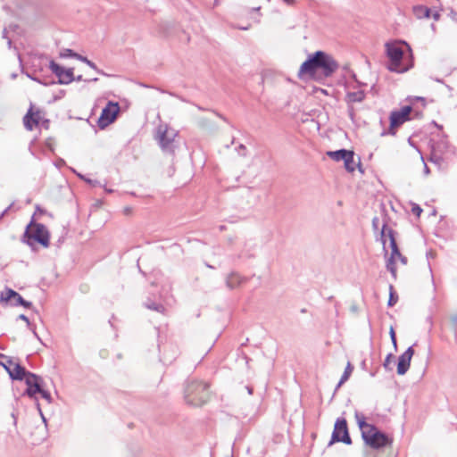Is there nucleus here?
<instances>
[{
    "instance_id": "28",
    "label": "nucleus",
    "mask_w": 457,
    "mask_h": 457,
    "mask_svg": "<svg viewBox=\"0 0 457 457\" xmlns=\"http://www.w3.org/2000/svg\"><path fill=\"white\" fill-rule=\"evenodd\" d=\"M78 60H79V61H81V62H85V63H86L87 65H88L90 68H92V69L96 70L98 73H101V74H103V75H105V73H104V72H103V71H99V70L97 69V67H96V65L95 64V62H93L92 61L88 60L86 56H83V55L79 54V55L78 56Z\"/></svg>"
},
{
    "instance_id": "47",
    "label": "nucleus",
    "mask_w": 457,
    "mask_h": 457,
    "mask_svg": "<svg viewBox=\"0 0 457 457\" xmlns=\"http://www.w3.org/2000/svg\"><path fill=\"white\" fill-rule=\"evenodd\" d=\"M424 171H425V173H426V174H428V173H429V169H428V167L427 166V164H425Z\"/></svg>"
},
{
    "instance_id": "36",
    "label": "nucleus",
    "mask_w": 457,
    "mask_h": 457,
    "mask_svg": "<svg viewBox=\"0 0 457 457\" xmlns=\"http://www.w3.org/2000/svg\"><path fill=\"white\" fill-rule=\"evenodd\" d=\"M378 225H379V218L378 217H374L372 219V228L374 230H378Z\"/></svg>"
},
{
    "instance_id": "48",
    "label": "nucleus",
    "mask_w": 457,
    "mask_h": 457,
    "mask_svg": "<svg viewBox=\"0 0 457 457\" xmlns=\"http://www.w3.org/2000/svg\"><path fill=\"white\" fill-rule=\"evenodd\" d=\"M391 341H392V343H393V345H394L395 348H396V346H397L396 338L392 339Z\"/></svg>"
},
{
    "instance_id": "53",
    "label": "nucleus",
    "mask_w": 457,
    "mask_h": 457,
    "mask_svg": "<svg viewBox=\"0 0 457 457\" xmlns=\"http://www.w3.org/2000/svg\"><path fill=\"white\" fill-rule=\"evenodd\" d=\"M434 123H435L436 127H438V128H440V129L442 128L441 126H439V125H438V124H436V122H434Z\"/></svg>"
},
{
    "instance_id": "1",
    "label": "nucleus",
    "mask_w": 457,
    "mask_h": 457,
    "mask_svg": "<svg viewBox=\"0 0 457 457\" xmlns=\"http://www.w3.org/2000/svg\"><path fill=\"white\" fill-rule=\"evenodd\" d=\"M338 69V63L328 54L323 51H316L310 54L305 62L302 63L298 71V77L303 78L308 75L314 78L318 72L325 78L332 76Z\"/></svg>"
},
{
    "instance_id": "8",
    "label": "nucleus",
    "mask_w": 457,
    "mask_h": 457,
    "mask_svg": "<svg viewBox=\"0 0 457 457\" xmlns=\"http://www.w3.org/2000/svg\"><path fill=\"white\" fill-rule=\"evenodd\" d=\"M337 442H341L345 445H352V439L348 432L347 422L345 418L337 419L334 430L332 432L331 440L329 441L328 445Z\"/></svg>"
},
{
    "instance_id": "13",
    "label": "nucleus",
    "mask_w": 457,
    "mask_h": 457,
    "mask_svg": "<svg viewBox=\"0 0 457 457\" xmlns=\"http://www.w3.org/2000/svg\"><path fill=\"white\" fill-rule=\"evenodd\" d=\"M49 68L52 72L58 78L59 84L67 85L75 79L73 68L65 69L54 61L50 62Z\"/></svg>"
},
{
    "instance_id": "46",
    "label": "nucleus",
    "mask_w": 457,
    "mask_h": 457,
    "mask_svg": "<svg viewBox=\"0 0 457 457\" xmlns=\"http://www.w3.org/2000/svg\"><path fill=\"white\" fill-rule=\"evenodd\" d=\"M74 80H77V81H81L83 80V78H82V75H79L78 77L75 78Z\"/></svg>"
},
{
    "instance_id": "58",
    "label": "nucleus",
    "mask_w": 457,
    "mask_h": 457,
    "mask_svg": "<svg viewBox=\"0 0 457 457\" xmlns=\"http://www.w3.org/2000/svg\"><path fill=\"white\" fill-rule=\"evenodd\" d=\"M220 230L224 229V226L220 227Z\"/></svg>"
},
{
    "instance_id": "25",
    "label": "nucleus",
    "mask_w": 457,
    "mask_h": 457,
    "mask_svg": "<svg viewBox=\"0 0 457 457\" xmlns=\"http://www.w3.org/2000/svg\"><path fill=\"white\" fill-rule=\"evenodd\" d=\"M13 364V361L12 359L3 353H0V365H2L6 371L11 370L12 366Z\"/></svg>"
},
{
    "instance_id": "23",
    "label": "nucleus",
    "mask_w": 457,
    "mask_h": 457,
    "mask_svg": "<svg viewBox=\"0 0 457 457\" xmlns=\"http://www.w3.org/2000/svg\"><path fill=\"white\" fill-rule=\"evenodd\" d=\"M353 365L351 364L350 361L347 362V365L345 369V371L337 386V389L339 388L345 381L348 380V378H350L352 372H353Z\"/></svg>"
},
{
    "instance_id": "37",
    "label": "nucleus",
    "mask_w": 457,
    "mask_h": 457,
    "mask_svg": "<svg viewBox=\"0 0 457 457\" xmlns=\"http://www.w3.org/2000/svg\"><path fill=\"white\" fill-rule=\"evenodd\" d=\"M7 31L8 30H4L3 37L7 39L8 47L11 48L12 47V39L7 36Z\"/></svg>"
},
{
    "instance_id": "57",
    "label": "nucleus",
    "mask_w": 457,
    "mask_h": 457,
    "mask_svg": "<svg viewBox=\"0 0 457 457\" xmlns=\"http://www.w3.org/2000/svg\"><path fill=\"white\" fill-rule=\"evenodd\" d=\"M87 182L91 183L90 179H85Z\"/></svg>"
},
{
    "instance_id": "52",
    "label": "nucleus",
    "mask_w": 457,
    "mask_h": 457,
    "mask_svg": "<svg viewBox=\"0 0 457 457\" xmlns=\"http://www.w3.org/2000/svg\"><path fill=\"white\" fill-rule=\"evenodd\" d=\"M33 333H34V335H35L37 337H37V332L35 331V329H33Z\"/></svg>"
},
{
    "instance_id": "54",
    "label": "nucleus",
    "mask_w": 457,
    "mask_h": 457,
    "mask_svg": "<svg viewBox=\"0 0 457 457\" xmlns=\"http://www.w3.org/2000/svg\"><path fill=\"white\" fill-rule=\"evenodd\" d=\"M12 29H18V25H14Z\"/></svg>"
},
{
    "instance_id": "2",
    "label": "nucleus",
    "mask_w": 457,
    "mask_h": 457,
    "mask_svg": "<svg viewBox=\"0 0 457 457\" xmlns=\"http://www.w3.org/2000/svg\"><path fill=\"white\" fill-rule=\"evenodd\" d=\"M355 418L361 431V437L370 447L380 449L391 444L387 435L378 430L376 426L367 423L361 413L356 412Z\"/></svg>"
},
{
    "instance_id": "7",
    "label": "nucleus",
    "mask_w": 457,
    "mask_h": 457,
    "mask_svg": "<svg viewBox=\"0 0 457 457\" xmlns=\"http://www.w3.org/2000/svg\"><path fill=\"white\" fill-rule=\"evenodd\" d=\"M25 384L27 388L23 395L36 401L38 412L41 415L43 421L46 422L37 397V395L41 391V388L46 386L43 378L35 373H29V377L25 378Z\"/></svg>"
},
{
    "instance_id": "59",
    "label": "nucleus",
    "mask_w": 457,
    "mask_h": 457,
    "mask_svg": "<svg viewBox=\"0 0 457 457\" xmlns=\"http://www.w3.org/2000/svg\"><path fill=\"white\" fill-rule=\"evenodd\" d=\"M239 29H247L246 27H240Z\"/></svg>"
},
{
    "instance_id": "41",
    "label": "nucleus",
    "mask_w": 457,
    "mask_h": 457,
    "mask_svg": "<svg viewBox=\"0 0 457 457\" xmlns=\"http://www.w3.org/2000/svg\"><path fill=\"white\" fill-rule=\"evenodd\" d=\"M213 113H215L219 118H220L221 120H223L224 121H228L227 118L224 117L222 114L215 112V111H212Z\"/></svg>"
},
{
    "instance_id": "6",
    "label": "nucleus",
    "mask_w": 457,
    "mask_h": 457,
    "mask_svg": "<svg viewBox=\"0 0 457 457\" xmlns=\"http://www.w3.org/2000/svg\"><path fill=\"white\" fill-rule=\"evenodd\" d=\"M395 233V230L389 228L386 222L383 224L380 232L381 242L383 244V246L385 247L386 241V237H387L389 238L391 247V255L386 262V269L388 271H390L394 279H396L397 273L395 266V254L398 253L399 248L396 243Z\"/></svg>"
},
{
    "instance_id": "43",
    "label": "nucleus",
    "mask_w": 457,
    "mask_h": 457,
    "mask_svg": "<svg viewBox=\"0 0 457 457\" xmlns=\"http://www.w3.org/2000/svg\"><path fill=\"white\" fill-rule=\"evenodd\" d=\"M284 3H286L287 5H291L295 3V0H282Z\"/></svg>"
},
{
    "instance_id": "12",
    "label": "nucleus",
    "mask_w": 457,
    "mask_h": 457,
    "mask_svg": "<svg viewBox=\"0 0 457 457\" xmlns=\"http://www.w3.org/2000/svg\"><path fill=\"white\" fill-rule=\"evenodd\" d=\"M0 302L3 303H10L12 306H23L27 309H30L32 307V303L29 302L23 297L14 291L12 288H6L4 292L1 293Z\"/></svg>"
},
{
    "instance_id": "21",
    "label": "nucleus",
    "mask_w": 457,
    "mask_h": 457,
    "mask_svg": "<svg viewBox=\"0 0 457 457\" xmlns=\"http://www.w3.org/2000/svg\"><path fill=\"white\" fill-rule=\"evenodd\" d=\"M350 150L346 149H339L337 151H329L327 153L328 156H329L332 160L336 162L345 161L346 155L348 154Z\"/></svg>"
},
{
    "instance_id": "24",
    "label": "nucleus",
    "mask_w": 457,
    "mask_h": 457,
    "mask_svg": "<svg viewBox=\"0 0 457 457\" xmlns=\"http://www.w3.org/2000/svg\"><path fill=\"white\" fill-rule=\"evenodd\" d=\"M145 306L149 310L155 311L161 313L164 312L165 311V308L162 303H157L152 301L145 302Z\"/></svg>"
},
{
    "instance_id": "50",
    "label": "nucleus",
    "mask_w": 457,
    "mask_h": 457,
    "mask_svg": "<svg viewBox=\"0 0 457 457\" xmlns=\"http://www.w3.org/2000/svg\"><path fill=\"white\" fill-rule=\"evenodd\" d=\"M97 80H98V79H97V78H95V79H89L88 81H94V82H96V81H97Z\"/></svg>"
},
{
    "instance_id": "27",
    "label": "nucleus",
    "mask_w": 457,
    "mask_h": 457,
    "mask_svg": "<svg viewBox=\"0 0 457 457\" xmlns=\"http://www.w3.org/2000/svg\"><path fill=\"white\" fill-rule=\"evenodd\" d=\"M398 301V295L394 289V287L392 285L389 286V299L387 302V305L389 307L394 306Z\"/></svg>"
},
{
    "instance_id": "5",
    "label": "nucleus",
    "mask_w": 457,
    "mask_h": 457,
    "mask_svg": "<svg viewBox=\"0 0 457 457\" xmlns=\"http://www.w3.org/2000/svg\"><path fill=\"white\" fill-rule=\"evenodd\" d=\"M23 238V241L29 245H31L29 240L33 239L44 247H48L50 233L44 224L37 223L32 219L29 224L26 227Z\"/></svg>"
},
{
    "instance_id": "10",
    "label": "nucleus",
    "mask_w": 457,
    "mask_h": 457,
    "mask_svg": "<svg viewBox=\"0 0 457 457\" xmlns=\"http://www.w3.org/2000/svg\"><path fill=\"white\" fill-rule=\"evenodd\" d=\"M120 107L117 103L109 102L107 105L102 110L101 115L97 120V126L104 129L108 125L112 123L119 112Z\"/></svg>"
},
{
    "instance_id": "44",
    "label": "nucleus",
    "mask_w": 457,
    "mask_h": 457,
    "mask_svg": "<svg viewBox=\"0 0 457 457\" xmlns=\"http://www.w3.org/2000/svg\"><path fill=\"white\" fill-rule=\"evenodd\" d=\"M34 118H37L38 120H40V112L39 111H37L34 112Z\"/></svg>"
},
{
    "instance_id": "31",
    "label": "nucleus",
    "mask_w": 457,
    "mask_h": 457,
    "mask_svg": "<svg viewBox=\"0 0 457 457\" xmlns=\"http://www.w3.org/2000/svg\"><path fill=\"white\" fill-rule=\"evenodd\" d=\"M38 394L41 395V397L43 399H45L47 402V403H52L53 399H52L51 394L47 390H46L45 387H42L41 391L38 392Z\"/></svg>"
},
{
    "instance_id": "14",
    "label": "nucleus",
    "mask_w": 457,
    "mask_h": 457,
    "mask_svg": "<svg viewBox=\"0 0 457 457\" xmlns=\"http://www.w3.org/2000/svg\"><path fill=\"white\" fill-rule=\"evenodd\" d=\"M414 354V350L412 346L407 348V350L403 353L399 358L397 362V374L404 375L410 369L411 361Z\"/></svg>"
},
{
    "instance_id": "19",
    "label": "nucleus",
    "mask_w": 457,
    "mask_h": 457,
    "mask_svg": "<svg viewBox=\"0 0 457 457\" xmlns=\"http://www.w3.org/2000/svg\"><path fill=\"white\" fill-rule=\"evenodd\" d=\"M412 12L418 19L429 18L431 15V9L426 5L419 4L412 7Z\"/></svg>"
},
{
    "instance_id": "55",
    "label": "nucleus",
    "mask_w": 457,
    "mask_h": 457,
    "mask_svg": "<svg viewBox=\"0 0 457 457\" xmlns=\"http://www.w3.org/2000/svg\"><path fill=\"white\" fill-rule=\"evenodd\" d=\"M455 16H457V12H454V13L453 14V17H455Z\"/></svg>"
},
{
    "instance_id": "9",
    "label": "nucleus",
    "mask_w": 457,
    "mask_h": 457,
    "mask_svg": "<svg viewBox=\"0 0 457 457\" xmlns=\"http://www.w3.org/2000/svg\"><path fill=\"white\" fill-rule=\"evenodd\" d=\"M177 137V132L172 129H162L159 127L157 130L156 139L163 152L173 153L175 145L174 139Z\"/></svg>"
},
{
    "instance_id": "18",
    "label": "nucleus",
    "mask_w": 457,
    "mask_h": 457,
    "mask_svg": "<svg viewBox=\"0 0 457 457\" xmlns=\"http://www.w3.org/2000/svg\"><path fill=\"white\" fill-rule=\"evenodd\" d=\"M23 123L26 129L29 131L33 130V129L38 125V119L34 118L33 107L31 106L26 115L23 118Z\"/></svg>"
},
{
    "instance_id": "39",
    "label": "nucleus",
    "mask_w": 457,
    "mask_h": 457,
    "mask_svg": "<svg viewBox=\"0 0 457 457\" xmlns=\"http://www.w3.org/2000/svg\"><path fill=\"white\" fill-rule=\"evenodd\" d=\"M12 207V204H11L7 208H5L2 213L0 214V219H2L9 211H11V208Z\"/></svg>"
},
{
    "instance_id": "16",
    "label": "nucleus",
    "mask_w": 457,
    "mask_h": 457,
    "mask_svg": "<svg viewBox=\"0 0 457 457\" xmlns=\"http://www.w3.org/2000/svg\"><path fill=\"white\" fill-rule=\"evenodd\" d=\"M29 373L30 371L27 370L23 366L19 363L12 364L10 370H8V374L12 379L14 380H25V378L29 377Z\"/></svg>"
},
{
    "instance_id": "4",
    "label": "nucleus",
    "mask_w": 457,
    "mask_h": 457,
    "mask_svg": "<svg viewBox=\"0 0 457 457\" xmlns=\"http://www.w3.org/2000/svg\"><path fill=\"white\" fill-rule=\"evenodd\" d=\"M408 45L402 41L388 42L386 44V55L389 59L388 69L391 71L404 72L409 67L403 64V48Z\"/></svg>"
},
{
    "instance_id": "45",
    "label": "nucleus",
    "mask_w": 457,
    "mask_h": 457,
    "mask_svg": "<svg viewBox=\"0 0 457 457\" xmlns=\"http://www.w3.org/2000/svg\"><path fill=\"white\" fill-rule=\"evenodd\" d=\"M245 388L247 389V392H248L249 395L253 394V387L252 386H246Z\"/></svg>"
},
{
    "instance_id": "42",
    "label": "nucleus",
    "mask_w": 457,
    "mask_h": 457,
    "mask_svg": "<svg viewBox=\"0 0 457 457\" xmlns=\"http://www.w3.org/2000/svg\"><path fill=\"white\" fill-rule=\"evenodd\" d=\"M432 17L435 21H437L440 17V14L437 11H436L435 12H433Z\"/></svg>"
},
{
    "instance_id": "32",
    "label": "nucleus",
    "mask_w": 457,
    "mask_h": 457,
    "mask_svg": "<svg viewBox=\"0 0 457 457\" xmlns=\"http://www.w3.org/2000/svg\"><path fill=\"white\" fill-rule=\"evenodd\" d=\"M411 212L416 215L417 217H420L421 212H422V209L420 208V206L417 204H412V207H411Z\"/></svg>"
},
{
    "instance_id": "38",
    "label": "nucleus",
    "mask_w": 457,
    "mask_h": 457,
    "mask_svg": "<svg viewBox=\"0 0 457 457\" xmlns=\"http://www.w3.org/2000/svg\"><path fill=\"white\" fill-rule=\"evenodd\" d=\"M18 319H20V320H24V321L27 323V325H28V327H29V328H30V327H31V324H30V322H29V318H28L26 315H24V314H21V315H19Z\"/></svg>"
},
{
    "instance_id": "3",
    "label": "nucleus",
    "mask_w": 457,
    "mask_h": 457,
    "mask_svg": "<svg viewBox=\"0 0 457 457\" xmlns=\"http://www.w3.org/2000/svg\"><path fill=\"white\" fill-rule=\"evenodd\" d=\"M184 398L188 405L202 406L210 398L209 384L198 380H189L184 390Z\"/></svg>"
},
{
    "instance_id": "34",
    "label": "nucleus",
    "mask_w": 457,
    "mask_h": 457,
    "mask_svg": "<svg viewBox=\"0 0 457 457\" xmlns=\"http://www.w3.org/2000/svg\"><path fill=\"white\" fill-rule=\"evenodd\" d=\"M28 77H29L31 79L40 83V84H43V85H49V84H54V82L52 81V82H46V81H43L40 78L38 77H34L33 75H29L28 74Z\"/></svg>"
},
{
    "instance_id": "30",
    "label": "nucleus",
    "mask_w": 457,
    "mask_h": 457,
    "mask_svg": "<svg viewBox=\"0 0 457 457\" xmlns=\"http://www.w3.org/2000/svg\"><path fill=\"white\" fill-rule=\"evenodd\" d=\"M393 358H394V355L392 353L387 354V356L386 357L384 363H383V367L385 368V370H393V366H392V359Z\"/></svg>"
},
{
    "instance_id": "40",
    "label": "nucleus",
    "mask_w": 457,
    "mask_h": 457,
    "mask_svg": "<svg viewBox=\"0 0 457 457\" xmlns=\"http://www.w3.org/2000/svg\"><path fill=\"white\" fill-rule=\"evenodd\" d=\"M389 335L391 340L396 338L395 332L393 327L390 328Z\"/></svg>"
},
{
    "instance_id": "51",
    "label": "nucleus",
    "mask_w": 457,
    "mask_h": 457,
    "mask_svg": "<svg viewBox=\"0 0 457 457\" xmlns=\"http://www.w3.org/2000/svg\"><path fill=\"white\" fill-rule=\"evenodd\" d=\"M129 212H130V209H129V208H126V209H125V212H126V213H129Z\"/></svg>"
},
{
    "instance_id": "29",
    "label": "nucleus",
    "mask_w": 457,
    "mask_h": 457,
    "mask_svg": "<svg viewBox=\"0 0 457 457\" xmlns=\"http://www.w3.org/2000/svg\"><path fill=\"white\" fill-rule=\"evenodd\" d=\"M79 55V54H77L75 53L74 51H72L71 49H63L61 53H60V56L62 57V58H67V57H72V58H75L78 60V56Z\"/></svg>"
},
{
    "instance_id": "15",
    "label": "nucleus",
    "mask_w": 457,
    "mask_h": 457,
    "mask_svg": "<svg viewBox=\"0 0 457 457\" xmlns=\"http://www.w3.org/2000/svg\"><path fill=\"white\" fill-rule=\"evenodd\" d=\"M431 147L445 158H448L450 154H455V148L452 146L445 138H442L433 143Z\"/></svg>"
},
{
    "instance_id": "17",
    "label": "nucleus",
    "mask_w": 457,
    "mask_h": 457,
    "mask_svg": "<svg viewBox=\"0 0 457 457\" xmlns=\"http://www.w3.org/2000/svg\"><path fill=\"white\" fill-rule=\"evenodd\" d=\"M247 280L245 277L241 276L239 273L233 271L228 275L226 278V286L229 289H234L241 286Z\"/></svg>"
},
{
    "instance_id": "22",
    "label": "nucleus",
    "mask_w": 457,
    "mask_h": 457,
    "mask_svg": "<svg viewBox=\"0 0 457 457\" xmlns=\"http://www.w3.org/2000/svg\"><path fill=\"white\" fill-rule=\"evenodd\" d=\"M345 168L347 171L353 172L355 170V162H354V153L353 151H349L348 154L346 155L345 161Z\"/></svg>"
},
{
    "instance_id": "11",
    "label": "nucleus",
    "mask_w": 457,
    "mask_h": 457,
    "mask_svg": "<svg viewBox=\"0 0 457 457\" xmlns=\"http://www.w3.org/2000/svg\"><path fill=\"white\" fill-rule=\"evenodd\" d=\"M412 108L410 105L403 107L400 111L392 112L390 114V128L388 133L395 135V129L410 120Z\"/></svg>"
},
{
    "instance_id": "56",
    "label": "nucleus",
    "mask_w": 457,
    "mask_h": 457,
    "mask_svg": "<svg viewBox=\"0 0 457 457\" xmlns=\"http://www.w3.org/2000/svg\"><path fill=\"white\" fill-rule=\"evenodd\" d=\"M455 16H457V12H454V13L453 14V17H455Z\"/></svg>"
},
{
    "instance_id": "20",
    "label": "nucleus",
    "mask_w": 457,
    "mask_h": 457,
    "mask_svg": "<svg viewBox=\"0 0 457 457\" xmlns=\"http://www.w3.org/2000/svg\"><path fill=\"white\" fill-rule=\"evenodd\" d=\"M365 94L362 90L348 92L345 96L347 103H361L363 101Z\"/></svg>"
},
{
    "instance_id": "26",
    "label": "nucleus",
    "mask_w": 457,
    "mask_h": 457,
    "mask_svg": "<svg viewBox=\"0 0 457 457\" xmlns=\"http://www.w3.org/2000/svg\"><path fill=\"white\" fill-rule=\"evenodd\" d=\"M445 159V157H443L441 154L434 151V149L431 147V153L429 157V161L431 162H434L437 165H441Z\"/></svg>"
},
{
    "instance_id": "49",
    "label": "nucleus",
    "mask_w": 457,
    "mask_h": 457,
    "mask_svg": "<svg viewBox=\"0 0 457 457\" xmlns=\"http://www.w3.org/2000/svg\"><path fill=\"white\" fill-rule=\"evenodd\" d=\"M417 100L425 103V98H423V97H417Z\"/></svg>"
},
{
    "instance_id": "35",
    "label": "nucleus",
    "mask_w": 457,
    "mask_h": 457,
    "mask_svg": "<svg viewBox=\"0 0 457 457\" xmlns=\"http://www.w3.org/2000/svg\"><path fill=\"white\" fill-rule=\"evenodd\" d=\"M398 259L403 264H407V257L403 256L398 249V253L395 254V260Z\"/></svg>"
},
{
    "instance_id": "33",
    "label": "nucleus",
    "mask_w": 457,
    "mask_h": 457,
    "mask_svg": "<svg viewBox=\"0 0 457 457\" xmlns=\"http://www.w3.org/2000/svg\"><path fill=\"white\" fill-rule=\"evenodd\" d=\"M237 153H238V154H239V155H241V156H246L247 149H246V147H245V145L240 144V145H238V147L237 148Z\"/></svg>"
}]
</instances>
